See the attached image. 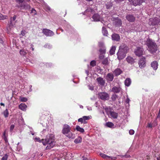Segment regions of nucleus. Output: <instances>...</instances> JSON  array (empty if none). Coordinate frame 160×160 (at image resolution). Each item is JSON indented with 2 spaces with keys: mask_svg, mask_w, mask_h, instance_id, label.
<instances>
[{
  "mask_svg": "<svg viewBox=\"0 0 160 160\" xmlns=\"http://www.w3.org/2000/svg\"><path fill=\"white\" fill-rule=\"evenodd\" d=\"M3 139L6 142H8V140L6 136H5L4 137H3Z\"/></svg>",
  "mask_w": 160,
  "mask_h": 160,
  "instance_id": "obj_54",
  "label": "nucleus"
},
{
  "mask_svg": "<svg viewBox=\"0 0 160 160\" xmlns=\"http://www.w3.org/2000/svg\"><path fill=\"white\" fill-rule=\"evenodd\" d=\"M106 9H111V8L112 7V4L111 2H109L107 3L106 5Z\"/></svg>",
  "mask_w": 160,
  "mask_h": 160,
  "instance_id": "obj_31",
  "label": "nucleus"
},
{
  "mask_svg": "<svg viewBox=\"0 0 160 160\" xmlns=\"http://www.w3.org/2000/svg\"><path fill=\"white\" fill-rule=\"evenodd\" d=\"M116 48L115 46L112 47L110 51V53L111 55H113L114 54Z\"/></svg>",
  "mask_w": 160,
  "mask_h": 160,
  "instance_id": "obj_27",
  "label": "nucleus"
},
{
  "mask_svg": "<svg viewBox=\"0 0 160 160\" xmlns=\"http://www.w3.org/2000/svg\"><path fill=\"white\" fill-rule=\"evenodd\" d=\"M158 63L156 61H154L151 64V66L154 70H156L158 68Z\"/></svg>",
  "mask_w": 160,
  "mask_h": 160,
  "instance_id": "obj_20",
  "label": "nucleus"
},
{
  "mask_svg": "<svg viewBox=\"0 0 160 160\" xmlns=\"http://www.w3.org/2000/svg\"><path fill=\"white\" fill-rule=\"evenodd\" d=\"M14 128V125L13 124L10 127V132H12Z\"/></svg>",
  "mask_w": 160,
  "mask_h": 160,
  "instance_id": "obj_45",
  "label": "nucleus"
},
{
  "mask_svg": "<svg viewBox=\"0 0 160 160\" xmlns=\"http://www.w3.org/2000/svg\"><path fill=\"white\" fill-rule=\"evenodd\" d=\"M160 19L158 18H150L149 19L148 24L150 25H155L158 24L160 23Z\"/></svg>",
  "mask_w": 160,
  "mask_h": 160,
  "instance_id": "obj_7",
  "label": "nucleus"
},
{
  "mask_svg": "<svg viewBox=\"0 0 160 160\" xmlns=\"http://www.w3.org/2000/svg\"><path fill=\"white\" fill-rule=\"evenodd\" d=\"M83 122L84 123V124H85V123H87V122L86 121V120H83Z\"/></svg>",
  "mask_w": 160,
  "mask_h": 160,
  "instance_id": "obj_60",
  "label": "nucleus"
},
{
  "mask_svg": "<svg viewBox=\"0 0 160 160\" xmlns=\"http://www.w3.org/2000/svg\"><path fill=\"white\" fill-rule=\"evenodd\" d=\"M143 52V48L140 47H137L134 51L135 55L138 57H140L142 55Z\"/></svg>",
  "mask_w": 160,
  "mask_h": 160,
  "instance_id": "obj_8",
  "label": "nucleus"
},
{
  "mask_svg": "<svg viewBox=\"0 0 160 160\" xmlns=\"http://www.w3.org/2000/svg\"><path fill=\"white\" fill-rule=\"evenodd\" d=\"M157 160H160V156L157 158Z\"/></svg>",
  "mask_w": 160,
  "mask_h": 160,
  "instance_id": "obj_64",
  "label": "nucleus"
},
{
  "mask_svg": "<svg viewBox=\"0 0 160 160\" xmlns=\"http://www.w3.org/2000/svg\"><path fill=\"white\" fill-rule=\"evenodd\" d=\"M82 118L83 119V120H86L89 119H90V117L89 116H84L82 117Z\"/></svg>",
  "mask_w": 160,
  "mask_h": 160,
  "instance_id": "obj_42",
  "label": "nucleus"
},
{
  "mask_svg": "<svg viewBox=\"0 0 160 160\" xmlns=\"http://www.w3.org/2000/svg\"><path fill=\"white\" fill-rule=\"evenodd\" d=\"M131 80L129 78H127L124 81L125 85L127 87H129L131 84Z\"/></svg>",
  "mask_w": 160,
  "mask_h": 160,
  "instance_id": "obj_19",
  "label": "nucleus"
},
{
  "mask_svg": "<svg viewBox=\"0 0 160 160\" xmlns=\"http://www.w3.org/2000/svg\"><path fill=\"white\" fill-rule=\"evenodd\" d=\"M20 99L21 101L23 102H26L27 100V98L24 97H20Z\"/></svg>",
  "mask_w": 160,
  "mask_h": 160,
  "instance_id": "obj_41",
  "label": "nucleus"
},
{
  "mask_svg": "<svg viewBox=\"0 0 160 160\" xmlns=\"http://www.w3.org/2000/svg\"><path fill=\"white\" fill-rule=\"evenodd\" d=\"M3 137H4L5 136H6V135H5V132H4L3 133Z\"/></svg>",
  "mask_w": 160,
  "mask_h": 160,
  "instance_id": "obj_62",
  "label": "nucleus"
},
{
  "mask_svg": "<svg viewBox=\"0 0 160 160\" xmlns=\"http://www.w3.org/2000/svg\"><path fill=\"white\" fill-rule=\"evenodd\" d=\"M78 122H80L81 123H82L83 122V119L82 118H80L78 119Z\"/></svg>",
  "mask_w": 160,
  "mask_h": 160,
  "instance_id": "obj_48",
  "label": "nucleus"
},
{
  "mask_svg": "<svg viewBox=\"0 0 160 160\" xmlns=\"http://www.w3.org/2000/svg\"><path fill=\"white\" fill-rule=\"evenodd\" d=\"M98 45L100 48H103L105 47L103 43L102 42H99L98 44Z\"/></svg>",
  "mask_w": 160,
  "mask_h": 160,
  "instance_id": "obj_43",
  "label": "nucleus"
},
{
  "mask_svg": "<svg viewBox=\"0 0 160 160\" xmlns=\"http://www.w3.org/2000/svg\"><path fill=\"white\" fill-rule=\"evenodd\" d=\"M48 45V48H49L50 47V45H48V44H45V45H44V47L45 48H47V46Z\"/></svg>",
  "mask_w": 160,
  "mask_h": 160,
  "instance_id": "obj_59",
  "label": "nucleus"
},
{
  "mask_svg": "<svg viewBox=\"0 0 160 160\" xmlns=\"http://www.w3.org/2000/svg\"><path fill=\"white\" fill-rule=\"evenodd\" d=\"M31 12L30 14H31L32 15H34L37 14L36 11H30Z\"/></svg>",
  "mask_w": 160,
  "mask_h": 160,
  "instance_id": "obj_44",
  "label": "nucleus"
},
{
  "mask_svg": "<svg viewBox=\"0 0 160 160\" xmlns=\"http://www.w3.org/2000/svg\"><path fill=\"white\" fill-rule=\"evenodd\" d=\"M96 65V62L95 61L93 60L92 61L90 62V65L94 67Z\"/></svg>",
  "mask_w": 160,
  "mask_h": 160,
  "instance_id": "obj_40",
  "label": "nucleus"
},
{
  "mask_svg": "<svg viewBox=\"0 0 160 160\" xmlns=\"http://www.w3.org/2000/svg\"><path fill=\"white\" fill-rule=\"evenodd\" d=\"M127 61L131 64H133L135 62L134 59L131 57H128L126 58Z\"/></svg>",
  "mask_w": 160,
  "mask_h": 160,
  "instance_id": "obj_18",
  "label": "nucleus"
},
{
  "mask_svg": "<svg viewBox=\"0 0 160 160\" xmlns=\"http://www.w3.org/2000/svg\"><path fill=\"white\" fill-rule=\"evenodd\" d=\"M100 156L102 157V158L106 159H109L110 158H111V159H112V158H111V157L108 156L105 154H104L103 153H101L100 154Z\"/></svg>",
  "mask_w": 160,
  "mask_h": 160,
  "instance_id": "obj_29",
  "label": "nucleus"
},
{
  "mask_svg": "<svg viewBox=\"0 0 160 160\" xmlns=\"http://www.w3.org/2000/svg\"><path fill=\"white\" fill-rule=\"evenodd\" d=\"M27 107L26 105L23 103H22L19 106V108L23 111L25 110Z\"/></svg>",
  "mask_w": 160,
  "mask_h": 160,
  "instance_id": "obj_23",
  "label": "nucleus"
},
{
  "mask_svg": "<svg viewBox=\"0 0 160 160\" xmlns=\"http://www.w3.org/2000/svg\"><path fill=\"white\" fill-rule=\"evenodd\" d=\"M76 130L79 132L81 133H83L84 132V129L81 127L79 126H77L76 127Z\"/></svg>",
  "mask_w": 160,
  "mask_h": 160,
  "instance_id": "obj_26",
  "label": "nucleus"
},
{
  "mask_svg": "<svg viewBox=\"0 0 160 160\" xmlns=\"http://www.w3.org/2000/svg\"><path fill=\"white\" fill-rule=\"evenodd\" d=\"M62 132L69 138H74L75 137V135L70 131V127L67 124L64 125Z\"/></svg>",
  "mask_w": 160,
  "mask_h": 160,
  "instance_id": "obj_4",
  "label": "nucleus"
},
{
  "mask_svg": "<svg viewBox=\"0 0 160 160\" xmlns=\"http://www.w3.org/2000/svg\"><path fill=\"white\" fill-rule=\"evenodd\" d=\"M129 101H130L129 99L128 98H127V99L126 100V102L127 103H128L129 102Z\"/></svg>",
  "mask_w": 160,
  "mask_h": 160,
  "instance_id": "obj_53",
  "label": "nucleus"
},
{
  "mask_svg": "<svg viewBox=\"0 0 160 160\" xmlns=\"http://www.w3.org/2000/svg\"><path fill=\"white\" fill-rule=\"evenodd\" d=\"M102 33L103 35L107 36L108 34V32L106 28L104 27L102 28Z\"/></svg>",
  "mask_w": 160,
  "mask_h": 160,
  "instance_id": "obj_24",
  "label": "nucleus"
},
{
  "mask_svg": "<svg viewBox=\"0 0 160 160\" xmlns=\"http://www.w3.org/2000/svg\"><path fill=\"white\" fill-rule=\"evenodd\" d=\"M114 78V76L113 74L108 73L106 76V79L108 81L112 82Z\"/></svg>",
  "mask_w": 160,
  "mask_h": 160,
  "instance_id": "obj_16",
  "label": "nucleus"
},
{
  "mask_svg": "<svg viewBox=\"0 0 160 160\" xmlns=\"http://www.w3.org/2000/svg\"><path fill=\"white\" fill-rule=\"evenodd\" d=\"M106 126L108 127L112 128L114 126V124L111 122H108L106 123Z\"/></svg>",
  "mask_w": 160,
  "mask_h": 160,
  "instance_id": "obj_34",
  "label": "nucleus"
},
{
  "mask_svg": "<svg viewBox=\"0 0 160 160\" xmlns=\"http://www.w3.org/2000/svg\"><path fill=\"white\" fill-rule=\"evenodd\" d=\"M145 58L142 57L139 61L138 64L139 67L141 68L144 67L145 66Z\"/></svg>",
  "mask_w": 160,
  "mask_h": 160,
  "instance_id": "obj_10",
  "label": "nucleus"
},
{
  "mask_svg": "<svg viewBox=\"0 0 160 160\" xmlns=\"http://www.w3.org/2000/svg\"><path fill=\"white\" fill-rule=\"evenodd\" d=\"M134 133V131L133 130L131 129L129 130V133L130 135H133Z\"/></svg>",
  "mask_w": 160,
  "mask_h": 160,
  "instance_id": "obj_46",
  "label": "nucleus"
},
{
  "mask_svg": "<svg viewBox=\"0 0 160 160\" xmlns=\"http://www.w3.org/2000/svg\"><path fill=\"white\" fill-rule=\"evenodd\" d=\"M99 52L101 53V54L105 53V48H100L99 50Z\"/></svg>",
  "mask_w": 160,
  "mask_h": 160,
  "instance_id": "obj_37",
  "label": "nucleus"
},
{
  "mask_svg": "<svg viewBox=\"0 0 160 160\" xmlns=\"http://www.w3.org/2000/svg\"><path fill=\"white\" fill-rule=\"evenodd\" d=\"M126 17V19L130 22H133L135 20V18L132 15H128Z\"/></svg>",
  "mask_w": 160,
  "mask_h": 160,
  "instance_id": "obj_14",
  "label": "nucleus"
},
{
  "mask_svg": "<svg viewBox=\"0 0 160 160\" xmlns=\"http://www.w3.org/2000/svg\"><path fill=\"white\" fill-rule=\"evenodd\" d=\"M160 113L158 112V116H157V118H160Z\"/></svg>",
  "mask_w": 160,
  "mask_h": 160,
  "instance_id": "obj_63",
  "label": "nucleus"
},
{
  "mask_svg": "<svg viewBox=\"0 0 160 160\" xmlns=\"http://www.w3.org/2000/svg\"><path fill=\"white\" fill-rule=\"evenodd\" d=\"M0 105H1V106H4V104L3 103H2V102H1L0 103Z\"/></svg>",
  "mask_w": 160,
  "mask_h": 160,
  "instance_id": "obj_61",
  "label": "nucleus"
},
{
  "mask_svg": "<svg viewBox=\"0 0 160 160\" xmlns=\"http://www.w3.org/2000/svg\"><path fill=\"white\" fill-rule=\"evenodd\" d=\"M128 50L129 48L128 46L125 44H122L119 47L117 53L118 59L119 60L123 59L125 57Z\"/></svg>",
  "mask_w": 160,
  "mask_h": 160,
  "instance_id": "obj_2",
  "label": "nucleus"
},
{
  "mask_svg": "<svg viewBox=\"0 0 160 160\" xmlns=\"http://www.w3.org/2000/svg\"><path fill=\"white\" fill-rule=\"evenodd\" d=\"M122 72V71L120 69L117 68L114 71L113 73L116 76H117L120 75Z\"/></svg>",
  "mask_w": 160,
  "mask_h": 160,
  "instance_id": "obj_21",
  "label": "nucleus"
},
{
  "mask_svg": "<svg viewBox=\"0 0 160 160\" xmlns=\"http://www.w3.org/2000/svg\"><path fill=\"white\" fill-rule=\"evenodd\" d=\"M112 38L113 41H118L120 39L119 35L118 34L115 33H114L112 35Z\"/></svg>",
  "mask_w": 160,
  "mask_h": 160,
  "instance_id": "obj_13",
  "label": "nucleus"
},
{
  "mask_svg": "<svg viewBox=\"0 0 160 160\" xmlns=\"http://www.w3.org/2000/svg\"><path fill=\"white\" fill-rule=\"evenodd\" d=\"M7 16L6 15H3L1 13H0V20H4L7 18Z\"/></svg>",
  "mask_w": 160,
  "mask_h": 160,
  "instance_id": "obj_38",
  "label": "nucleus"
},
{
  "mask_svg": "<svg viewBox=\"0 0 160 160\" xmlns=\"http://www.w3.org/2000/svg\"><path fill=\"white\" fill-rule=\"evenodd\" d=\"M118 97V95L115 94H113L112 95L111 98L112 100L113 101H115L117 98Z\"/></svg>",
  "mask_w": 160,
  "mask_h": 160,
  "instance_id": "obj_35",
  "label": "nucleus"
},
{
  "mask_svg": "<svg viewBox=\"0 0 160 160\" xmlns=\"http://www.w3.org/2000/svg\"><path fill=\"white\" fill-rule=\"evenodd\" d=\"M114 24L116 27H120L122 25V21L118 18L116 19L114 22Z\"/></svg>",
  "mask_w": 160,
  "mask_h": 160,
  "instance_id": "obj_15",
  "label": "nucleus"
},
{
  "mask_svg": "<svg viewBox=\"0 0 160 160\" xmlns=\"http://www.w3.org/2000/svg\"><path fill=\"white\" fill-rule=\"evenodd\" d=\"M122 89L120 87H117L114 86L112 88V91L114 93H118Z\"/></svg>",
  "mask_w": 160,
  "mask_h": 160,
  "instance_id": "obj_17",
  "label": "nucleus"
},
{
  "mask_svg": "<svg viewBox=\"0 0 160 160\" xmlns=\"http://www.w3.org/2000/svg\"><path fill=\"white\" fill-rule=\"evenodd\" d=\"M42 142L44 145L48 144L46 148L47 149L53 148L55 144L53 135L52 134L47 135L46 139L42 140Z\"/></svg>",
  "mask_w": 160,
  "mask_h": 160,
  "instance_id": "obj_1",
  "label": "nucleus"
},
{
  "mask_svg": "<svg viewBox=\"0 0 160 160\" xmlns=\"http://www.w3.org/2000/svg\"><path fill=\"white\" fill-rule=\"evenodd\" d=\"M105 111L108 113L109 112V110L108 108H105Z\"/></svg>",
  "mask_w": 160,
  "mask_h": 160,
  "instance_id": "obj_55",
  "label": "nucleus"
},
{
  "mask_svg": "<svg viewBox=\"0 0 160 160\" xmlns=\"http://www.w3.org/2000/svg\"><path fill=\"white\" fill-rule=\"evenodd\" d=\"M124 1V0H115V1L117 3H119Z\"/></svg>",
  "mask_w": 160,
  "mask_h": 160,
  "instance_id": "obj_49",
  "label": "nucleus"
},
{
  "mask_svg": "<svg viewBox=\"0 0 160 160\" xmlns=\"http://www.w3.org/2000/svg\"><path fill=\"white\" fill-rule=\"evenodd\" d=\"M16 2L18 3L19 6L22 8L21 9H30V7L28 4H25L24 2H28L29 0H15Z\"/></svg>",
  "mask_w": 160,
  "mask_h": 160,
  "instance_id": "obj_5",
  "label": "nucleus"
},
{
  "mask_svg": "<svg viewBox=\"0 0 160 160\" xmlns=\"http://www.w3.org/2000/svg\"><path fill=\"white\" fill-rule=\"evenodd\" d=\"M110 113L111 116L114 118H117L118 116V114L113 111H110Z\"/></svg>",
  "mask_w": 160,
  "mask_h": 160,
  "instance_id": "obj_22",
  "label": "nucleus"
},
{
  "mask_svg": "<svg viewBox=\"0 0 160 160\" xmlns=\"http://www.w3.org/2000/svg\"><path fill=\"white\" fill-rule=\"evenodd\" d=\"M96 80L98 84L101 86H103L105 84V80L101 77H99L97 78Z\"/></svg>",
  "mask_w": 160,
  "mask_h": 160,
  "instance_id": "obj_12",
  "label": "nucleus"
},
{
  "mask_svg": "<svg viewBox=\"0 0 160 160\" xmlns=\"http://www.w3.org/2000/svg\"><path fill=\"white\" fill-rule=\"evenodd\" d=\"M9 155V153L5 154L4 156L2 158L1 160H7V158L8 157Z\"/></svg>",
  "mask_w": 160,
  "mask_h": 160,
  "instance_id": "obj_36",
  "label": "nucleus"
},
{
  "mask_svg": "<svg viewBox=\"0 0 160 160\" xmlns=\"http://www.w3.org/2000/svg\"><path fill=\"white\" fill-rule=\"evenodd\" d=\"M35 140H36L37 141L40 142V138H35Z\"/></svg>",
  "mask_w": 160,
  "mask_h": 160,
  "instance_id": "obj_56",
  "label": "nucleus"
},
{
  "mask_svg": "<svg viewBox=\"0 0 160 160\" xmlns=\"http://www.w3.org/2000/svg\"><path fill=\"white\" fill-rule=\"evenodd\" d=\"M13 25L12 24V20H11L10 22L9 27L10 28H11V27L12 28V27H13Z\"/></svg>",
  "mask_w": 160,
  "mask_h": 160,
  "instance_id": "obj_50",
  "label": "nucleus"
},
{
  "mask_svg": "<svg viewBox=\"0 0 160 160\" xmlns=\"http://www.w3.org/2000/svg\"><path fill=\"white\" fill-rule=\"evenodd\" d=\"M89 89L91 90H94L93 87L92 86H88Z\"/></svg>",
  "mask_w": 160,
  "mask_h": 160,
  "instance_id": "obj_47",
  "label": "nucleus"
},
{
  "mask_svg": "<svg viewBox=\"0 0 160 160\" xmlns=\"http://www.w3.org/2000/svg\"><path fill=\"white\" fill-rule=\"evenodd\" d=\"M101 62L103 64L106 65L108 63V60L107 58H105L101 61Z\"/></svg>",
  "mask_w": 160,
  "mask_h": 160,
  "instance_id": "obj_30",
  "label": "nucleus"
},
{
  "mask_svg": "<svg viewBox=\"0 0 160 160\" xmlns=\"http://www.w3.org/2000/svg\"><path fill=\"white\" fill-rule=\"evenodd\" d=\"M92 18L95 21H99L100 19V17L99 15L97 14H94Z\"/></svg>",
  "mask_w": 160,
  "mask_h": 160,
  "instance_id": "obj_25",
  "label": "nucleus"
},
{
  "mask_svg": "<svg viewBox=\"0 0 160 160\" xmlns=\"http://www.w3.org/2000/svg\"><path fill=\"white\" fill-rule=\"evenodd\" d=\"M42 32L47 36H51L54 35V33L52 31L47 29H43Z\"/></svg>",
  "mask_w": 160,
  "mask_h": 160,
  "instance_id": "obj_9",
  "label": "nucleus"
},
{
  "mask_svg": "<svg viewBox=\"0 0 160 160\" xmlns=\"http://www.w3.org/2000/svg\"><path fill=\"white\" fill-rule=\"evenodd\" d=\"M82 158H83V159L82 160H88L87 158H84V156L82 157Z\"/></svg>",
  "mask_w": 160,
  "mask_h": 160,
  "instance_id": "obj_58",
  "label": "nucleus"
},
{
  "mask_svg": "<svg viewBox=\"0 0 160 160\" xmlns=\"http://www.w3.org/2000/svg\"><path fill=\"white\" fill-rule=\"evenodd\" d=\"M3 114L5 118H7L8 117L9 113L7 109H6L4 111H3Z\"/></svg>",
  "mask_w": 160,
  "mask_h": 160,
  "instance_id": "obj_33",
  "label": "nucleus"
},
{
  "mask_svg": "<svg viewBox=\"0 0 160 160\" xmlns=\"http://www.w3.org/2000/svg\"><path fill=\"white\" fill-rule=\"evenodd\" d=\"M25 31H22V32H21V34L22 35V36H24L25 35Z\"/></svg>",
  "mask_w": 160,
  "mask_h": 160,
  "instance_id": "obj_51",
  "label": "nucleus"
},
{
  "mask_svg": "<svg viewBox=\"0 0 160 160\" xmlns=\"http://www.w3.org/2000/svg\"><path fill=\"white\" fill-rule=\"evenodd\" d=\"M148 127L149 128H152V125L151 123H148Z\"/></svg>",
  "mask_w": 160,
  "mask_h": 160,
  "instance_id": "obj_52",
  "label": "nucleus"
},
{
  "mask_svg": "<svg viewBox=\"0 0 160 160\" xmlns=\"http://www.w3.org/2000/svg\"><path fill=\"white\" fill-rule=\"evenodd\" d=\"M19 53L21 55L23 56H25L27 53L26 51L24 49L20 50Z\"/></svg>",
  "mask_w": 160,
  "mask_h": 160,
  "instance_id": "obj_32",
  "label": "nucleus"
},
{
  "mask_svg": "<svg viewBox=\"0 0 160 160\" xmlns=\"http://www.w3.org/2000/svg\"><path fill=\"white\" fill-rule=\"evenodd\" d=\"M82 141V138L80 136H79L77 138L74 140V142L76 143H78L81 142Z\"/></svg>",
  "mask_w": 160,
  "mask_h": 160,
  "instance_id": "obj_28",
  "label": "nucleus"
},
{
  "mask_svg": "<svg viewBox=\"0 0 160 160\" xmlns=\"http://www.w3.org/2000/svg\"><path fill=\"white\" fill-rule=\"evenodd\" d=\"M104 56L102 54H100L99 56V58L100 62L102 61L103 59L105 58H104Z\"/></svg>",
  "mask_w": 160,
  "mask_h": 160,
  "instance_id": "obj_39",
  "label": "nucleus"
},
{
  "mask_svg": "<svg viewBox=\"0 0 160 160\" xmlns=\"http://www.w3.org/2000/svg\"><path fill=\"white\" fill-rule=\"evenodd\" d=\"M134 6L141 4L144 1V0H128Z\"/></svg>",
  "mask_w": 160,
  "mask_h": 160,
  "instance_id": "obj_11",
  "label": "nucleus"
},
{
  "mask_svg": "<svg viewBox=\"0 0 160 160\" xmlns=\"http://www.w3.org/2000/svg\"><path fill=\"white\" fill-rule=\"evenodd\" d=\"M16 17L15 15H14L13 17V21L15 20L16 19Z\"/></svg>",
  "mask_w": 160,
  "mask_h": 160,
  "instance_id": "obj_57",
  "label": "nucleus"
},
{
  "mask_svg": "<svg viewBox=\"0 0 160 160\" xmlns=\"http://www.w3.org/2000/svg\"><path fill=\"white\" fill-rule=\"evenodd\" d=\"M98 96L99 98L104 101L108 100L109 98V94L105 92H102L99 93Z\"/></svg>",
  "mask_w": 160,
  "mask_h": 160,
  "instance_id": "obj_6",
  "label": "nucleus"
},
{
  "mask_svg": "<svg viewBox=\"0 0 160 160\" xmlns=\"http://www.w3.org/2000/svg\"><path fill=\"white\" fill-rule=\"evenodd\" d=\"M146 44L148 48V51L152 53H155L158 50V46L156 43L151 39L148 38Z\"/></svg>",
  "mask_w": 160,
  "mask_h": 160,
  "instance_id": "obj_3",
  "label": "nucleus"
}]
</instances>
